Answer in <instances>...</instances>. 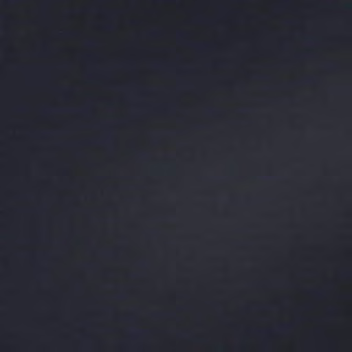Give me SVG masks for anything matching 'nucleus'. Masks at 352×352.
Segmentation results:
<instances>
[{
  "mask_svg": "<svg viewBox=\"0 0 352 352\" xmlns=\"http://www.w3.org/2000/svg\"><path fill=\"white\" fill-rule=\"evenodd\" d=\"M282 328L283 329H286V328H287V326H283Z\"/></svg>",
  "mask_w": 352,
  "mask_h": 352,
  "instance_id": "obj_1",
  "label": "nucleus"
}]
</instances>
